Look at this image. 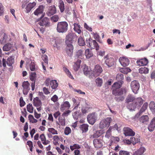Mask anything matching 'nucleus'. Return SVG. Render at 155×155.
Wrapping results in <instances>:
<instances>
[{
  "instance_id": "1",
  "label": "nucleus",
  "mask_w": 155,
  "mask_h": 155,
  "mask_svg": "<svg viewBox=\"0 0 155 155\" xmlns=\"http://www.w3.org/2000/svg\"><path fill=\"white\" fill-rule=\"evenodd\" d=\"M28 1H24L22 2L21 7L25 9V11L27 13L31 11L36 5V3L35 2L28 3Z\"/></svg>"
},
{
  "instance_id": "2",
  "label": "nucleus",
  "mask_w": 155,
  "mask_h": 155,
  "mask_svg": "<svg viewBox=\"0 0 155 155\" xmlns=\"http://www.w3.org/2000/svg\"><path fill=\"white\" fill-rule=\"evenodd\" d=\"M68 24L66 21L59 22L58 23L56 30L59 33H64L68 29Z\"/></svg>"
},
{
  "instance_id": "3",
  "label": "nucleus",
  "mask_w": 155,
  "mask_h": 155,
  "mask_svg": "<svg viewBox=\"0 0 155 155\" xmlns=\"http://www.w3.org/2000/svg\"><path fill=\"white\" fill-rule=\"evenodd\" d=\"M14 62V59L13 56H9L7 60L3 58L2 60V65L4 68L6 67V63L10 67L9 71H11L13 68L12 65Z\"/></svg>"
},
{
  "instance_id": "4",
  "label": "nucleus",
  "mask_w": 155,
  "mask_h": 155,
  "mask_svg": "<svg viewBox=\"0 0 155 155\" xmlns=\"http://www.w3.org/2000/svg\"><path fill=\"white\" fill-rule=\"evenodd\" d=\"M86 42L88 47L91 49L95 48L97 51L99 49V46L95 40H93L91 41V38H89L88 39H86Z\"/></svg>"
},
{
  "instance_id": "5",
  "label": "nucleus",
  "mask_w": 155,
  "mask_h": 155,
  "mask_svg": "<svg viewBox=\"0 0 155 155\" xmlns=\"http://www.w3.org/2000/svg\"><path fill=\"white\" fill-rule=\"evenodd\" d=\"M104 58L106 59L105 63L108 67H112L114 65L115 60L113 57H110L109 54H107L104 57Z\"/></svg>"
},
{
  "instance_id": "6",
  "label": "nucleus",
  "mask_w": 155,
  "mask_h": 155,
  "mask_svg": "<svg viewBox=\"0 0 155 155\" xmlns=\"http://www.w3.org/2000/svg\"><path fill=\"white\" fill-rule=\"evenodd\" d=\"M112 120V119L110 117H108L105 119L102 120L100 123L99 128L103 129L108 127Z\"/></svg>"
},
{
  "instance_id": "7",
  "label": "nucleus",
  "mask_w": 155,
  "mask_h": 155,
  "mask_svg": "<svg viewBox=\"0 0 155 155\" xmlns=\"http://www.w3.org/2000/svg\"><path fill=\"white\" fill-rule=\"evenodd\" d=\"M87 119L88 122L90 124L93 125L96 121L97 117L95 113H92L88 114Z\"/></svg>"
},
{
  "instance_id": "8",
  "label": "nucleus",
  "mask_w": 155,
  "mask_h": 155,
  "mask_svg": "<svg viewBox=\"0 0 155 155\" xmlns=\"http://www.w3.org/2000/svg\"><path fill=\"white\" fill-rule=\"evenodd\" d=\"M130 86L133 92L137 94L140 88V84L136 80H134L131 82Z\"/></svg>"
},
{
  "instance_id": "9",
  "label": "nucleus",
  "mask_w": 155,
  "mask_h": 155,
  "mask_svg": "<svg viewBox=\"0 0 155 155\" xmlns=\"http://www.w3.org/2000/svg\"><path fill=\"white\" fill-rule=\"evenodd\" d=\"M38 24L40 26L45 27H49L51 25V23L48 18L46 17L40 20L38 22Z\"/></svg>"
},
{
  "instance_id": "10",
  "label": "nucleus",
  "mask_w": 155,
  "mask_h": 155,
  "mask_svg": "<svg viewBox=\"0 0 155 155\" xmlns=\"http://www.w3.org/2000/svg\"><path fill=\"white\" fill-rule=\"evenodd\" d=\"M66 46L65 48V51L69 56H71L73 54L74 47L72 44H66Z\"/></svg>"
},
{
  "instance_id": "11",
  "label": "nucleus",
  "mask_w": 155,
  "mask_h": 155,
  "mask_svg": "<svg viewBox=\"0 0 155 155\" xmlns=\"http://www.w3.org/2000/svg\"><path fill=\"white\" fill-rule=\"evenodd\" d=\"M36 78L37 75L35 72L31 73L30 76V79L31 81H32L31 83V86L32 91H34L35 89Z\"/></svg>"
},
{
  "instance_id": "12",
  "label": "nucleus",
  "mask_w": 155,
  "mask_h": 155,
  "mask_svg": "<svg viewBox=\"0 0 155 155\" xmlns=\"http://www.w3.org/2000/svg\"><path fill=\"white\" fill-rule=\"evenodd\" d=\"M103 70L102 67L98 64L95 65L94 69L92 74L95 77H97L99 76L102 73Z\"/></svg>"
},
{
  "instance_id": "13",
  "label": "nucleus",
  "mask_w": 155,
  "mask_h": 155,
  "mask_svg": "<svg viewBox=\"0 0 155 155\" xmlns=\"http://www.w3.org/2000/svg\"><path fill=\"white\" fill-rule=\"evenodd\" d=\"M30 84L28 81H24L22 84L23 94L24 95H27L30 90Z\"/></svg>"
},
{
  "instance_id": "14",
  "label": "nucleus",
  "mask_w": 155,
  "mask_h": 155,
  "mask_svg": "<svg viewBox=\"0 0 155 155\" xmlns=\"http://www.w3.org/2000/svg\"><path fill=\"white\" fill-rule=\"evenodd\" d=\"M119 61L121 64L124 67L127 66L129 64L130 61L126 57H120L119 59Z\"/></svg>"
},
{
  "instance_id": "15",
  "label": "nucleus",
  "mask_w": 155,
  "mask_h": 155,
  "mask_svg": "<svg viewBox=\"0 0 155 155\" xmlns=\"http://www.w3.org/2000/svg\"><path fill=\"white\" fill-rule=\"evenodd\" d=\"M77 37L76 35L74 33H69L66 37V44H72L73 39Z\"/></svg>"
},
{
  "instance_id": "16",
  "label": "nucleus",
  "mask_w": 155,
  "mask_h": 155,
  "mask_svg": "<svg viewBox=\"0 0 155 155\" xmlns=\"http://www.w3.org/2000/svg\"><path fill=\"white\" fill-rule=\"evenodd\" d=\"M123 130L125 136H134L135 134V132L129 127H124Z\"/></svg>"
},
{
  "instance_id": "17",
  "label": "nucleus",
  "mask_w": 155,
  "mask_h": 155,
  "mask_svg": "<svg viewBox=\"0 0 155 155\" xmlns=\"http://www.w3.org/2000/svg\"><path fill=\"white\" fill-rule=\"evenodd\" d=\"M57 12L56 7L54 5H52L49 7L47 14L48 16H51Z\"/></svg>"
},
{
  "instance_id": "18",
  "label": "nucleus",
  "mask_w": 155,
  "mask_h": 155,
  "mask_svg": "<svg viewBox=\"0 0 155 155\" xmlns=\"http://www.w3.org/2000/svg\"><path fill=\"white\" fill-rule=\"evenodd\" d=\"M143 100L141 97H137L135 99L133 103L135 107H139L143 104Z\"/></svg>"
},
{
  "instance_id": "19",
  "label": "nucleus",
  "mask_w": 155,
  "mask_h": 155,
  "mask_svg": "<svg viewBox=\"0 0 155 155\" xmlns=\"http://www.w3.org/2000/svg\"><path fill=\"white\" fill-rule=\"evenodd\" d=\"M71 107L70 104L69 102L68 101L64 102L63 104L61 105L60 110L63 111L64 110L68 109Z\"/></svg>"
},
{
  "instance_id": "20",
  "label": "nucleus",
  "mask_w": 155,
  "mask_h": 155,
  "mask_svg": "<svg viewBox=\"0 0 155 155\" xmlns=\"http://www.w3.org/2000/svg\"><path fill=\"white\" fill-rule=\"evenodd\" d=\"M45 6L43 5H39L38 8L35 11L34 14L35 15H38L41 14L44 11Z\"/></svg>"
},
{
  "instance_id": "21",
  "label": "nucleus",
  "mask_w": 155,
  "mask_h": 155,
  "mask_svg": "<svg viewBox=\"0 0 155 155\" xmlns=\"http://www.w3.org/2000/svg\"><path fill=\"white\" fill-rule=\"evenodd\" d=\"M148 63V60L146 58H142L137 61V63L140 66L147 65Z\"/></svg>"
},
{
  "instance_id": "22",
  "label": "nucleus",
  "mask_w": 155,
  "mask_h": 155,
  "mask_svg": "<svg viewBox=\"0 0 155 155\" xmlns=\"http://www.w3.org/2000/svg\"><path fill=\"white\" fill-rule=\"evenodd\" d=\"M112 94L115 96H121L123 94V91L121 89H115L113 90Z\"/></svg>"
},
{
  "instance_id": "23",
  "label": "nucleus",
  "mask_w": 155,
  "mask_h": 155,
  "mask_svg": "<svg viewBox=\"0 0 155 155\" xmlns=\"http://www.w3.org/2000/svg\"><path fill=\"white\" fill-rule=\"evenodd\" d=\"M93 143L95 147L97 148H101L102 146L101 140L97 139L94 140Z\"/></svg>"
},
{
  "instance_id": "24",
  "label": "nucleus",
  "mask_w": 155,
  "mask_h": 155,
  "mask_svg": "<svg viewBox=\"0 0 155 155\" xmlns=\"http://www.w3.org/2000/svg\"><path fill=\"white\" fill-rule=\"evenodd\" d=\"M120 140V138L117 137L111 136L110 141V146L118 142Z\"/></svg>"
},
{
  "instance_id": "25",
  "label": "nucleus",
  "mask_w": 155,
  "mask_h": 155,
  "mask_svg": "<svg viewBox=\"0 0 155 155\" xmlns=\"http://www.w3.org/2000/svg\"><path fill=\"white\" fill-rule=\"evenodd\" d=\"M145 150L146 149L144 147H141L135 151L133 155H142Z\"/></svg>"
},
{
  "instance_id": "26",
  "label": "nucleus",
  "mask_w": 155,
  "mask_h": 155,
  "mask_svg": "<svg viewBox=\"0 0 155 155\" xmlns=\"http://www.w3.org/2000/svg\"><path fill=\"white\" fill-rule=\"evenodd\" d=\"M33 104L34 106L37 107H40L41 105V102L38 97L34 98Z\"/></svg>"
},
{
  "instance_id": "27",
  "label": "nucleus",
  "mask_w": 155,
  "mask_h": 155,
  "mask_svg": "<svg viewBox=\"0 0 155 155\" xmlns=\"http://www.w3.org/2000/svg\"><path fill=\"white\" fill-rule=\"evenodd\" d=\"M155 127V117L153 118L149 124L148 129L150 131H153Z\"/></svg>"
},
{
  "instance_id": "28",
  "label": "nucleus",
  "mask_w": 155,
  "mask_h": 155,
  "mask_svg": "<svg viewBox=\"0 0 155 155\" xmlns=\"http://www.w3.org/2000/svg\"><path fill=\"white\" fill-rule=\"evenodd\" d=\"M135 99V98L133 95L129 94L127 96L125 102L127 103H129L130 102H134Z\"/></svg>"
},
{
  "instance_id": "29",
  "label": "nucleus",
  "mask_w": 155,
  "mask_h": 155,
  "mask_svg": "<svg viewBox=\"0 0 155 155\" xmlns=\"http://www.w3.org/2000/svg\"><path fill=\"white\" fill-rule=\"evenodd\" d=\"M93 54L89 49H86L85 51V55L87 59H89L93 56Z\"/></svg>"
},
{
  "instance_id": "30",
  "label": "nucleus",
  "mask_w": 155,
  "mask_h": 155,
  "mask_svg": "<svg viewBox=\"0 0 155 155\" xmlns=\"http://www.w3.org/2000/svg\"><path fill=\"white\" fill-rule=\"evenodd\" d=\"M148 106V104L147 102H146L144 103L141 108L140 112H139V114H137L136 116V117H137V116H138L139 115H140L141 113L145 111L146 110Z\"/></svg>"
},
{
  "instance_id": "31",
  "label": "nucleus",
  "mask_w": 155,
  "mask_h": 155,
  "mask_svg": "<svg viewBox=\"0 0 155 155\" xmlns=\"http://www.w3.org/2000/svg\"><path fill=\"white\" fill-rule=\"evenodd\" d=\"M58 6L60 9L61 12H63L64 10V4L62 0H59L58 1Z\"/></svg>"
},
{
  "instance_id": "32",
  "label": "nucleus",
  "mask_w": 155,
  "mask_h": 155,
  "mask_svg": "<svg viewBox=\"0 0 155 155\" xmlns=\"http://www.w3.org/2000/svg\"><path fill=\"white\" fill-rule=\"evenodd\" d=\"M81 62V60L78 59L74 63L73 65V67L75 71H77L78 70L80 67Z\"/></svg>"
},
{
  "instance_id": "33",
  "label": "nucleus",
  "mask_w": 155,
  "mask_h": 155,
  "mask_svg": "<svg viewBox=\"0 0 155 155\" xmlns=\"http://www.w3.org/2000/svg\"><path fill=\"white\" fill-rule=\"evenodd\" d=\"M123 83V81H118L117 82H115L112 85L113 89H119L121 87L122 84Z\"/></svg>"
},
{
  "instance_id": "34",
  "label": "nucleus",
  "mask_w": 155,
  "mask_h": 155,
  "mask_svg": "<svg viewBox=\"0 0 155 155\" xmlns=\"http://www.w3.org/2000/svg\"><path fill=\"white\" fill-rule=\"evenodd\" d=\"M88 125L86 124H84L81 125L80 128L83 133L87 132L88 130Z\"/></svg>"
},
{
  "instance_id": "35",
  "label": "nucleus",
  "mask_w": 155,
  "mask_h": 155,
  "mask_svg": "<svg viewBox=\"0 0 155 155\" xmlns=\"http://www.w3.org/2000/svg\"><path fill=\"white\" fill-rule=\"evenodd\" d=\"M52 89H56L58 86V84L55 80H51L50 84Z\"/></svg>"
},
{
  "instance_id": "36",
  "label": "nucleus",
  "mask_w": 155,
  "mask_h": 155,
  "mask_svg": "<svg viewBox=\"0 0 155 155\" xmlns=\"http://www.w3.org/2000/svg\"><path fill=\"white\" fill-rule=\"evenodd\" d=\"M58 120L59 123L58 124L59 125H61L62 126H64L65 124V119L64 117L63 118L62 117H59L58 118Z\"/></svg>"
},
{
  "instance_id": "37",
  "label": "nucleus",
  "mask_w": 155,
  "mask_h": 155,
  "mask_svg": "<svg viewBox=\"0 0 155 155\" xmlns=\"http://www.w3.org/2000/svg\"><path fill=\"white\" fill-rule=\"evenodd\" d=\"M12 47L11 44L8 43L5 44L3 47L4 51H9Z\"/></svg>"
},
{
  "instance_id": "38",
  "label": "nucleus",
  "mask_w": 155,
  "mask_h": 155,
  "mask_svg": "<svg viewBox=\"0 0 155 155\" xmlns=\"http://www.w3.org/2000/svg\"><path fill=\"white\" fill-rule=\"evenodd\" d=\"M139 72L141 74H146L148 73L149 70L146 68H141L139 69Z\"/></svg>"
},
{
  "instance_id": "39",
  "label": "nucleus",
  "mask_w": 155,
  "mask_h": 155,
  "mask_svg": "<svg viewBox=\"0 0 155 155\" xmlns=\"http://www.w3.org/2000/svg\"><path fill=\"white\" fill-rule=\"evenodd\" d=\"M76 56L80 59L84 58V55L83 54V51L81 50H78L76 53Z\"/></svg>"
},
{
  "instance_id": "40",
  "label": "nucleus",
  "mask_w": 155,
  "mask_h": 155,
  "mask_svg": "<svg viewBox=\"0 0 155 155\" xmlns=\"http://www.w3.org/2000/svg\"><path fill=\"white\" fill-rule=\"evenodd\" d=\"M74 29L75 31L80 34L81 33V31L80 28V26L77 24L75 23L74 24Z\"/></svg>"
},
{
  "instance_id": "41",
  "label": "nucleus",
  "mask_w": 155,
  "mask_h": 155,
  "mask_svg": "<svg viewBox=\"0 0 155 155\" xmlns=\"http://www.w3.org/2000/svg\"><path fill=\"white\" fill-rule=\"evenodd\" d=\"M78 43L80 46H83L85 45V42L83 38L81 37H79L78 38Z\"/></svg>"
},
{
  "instance_id": "42",
  "label": "nucleus",
  "mask_w": 155,
  "mask_h": 155,
  "mask_svg": "<svg viewBox=\"0 0 155 155\" xmlns=\"http://www.w3.org/2000/svg\"><path fill=\"white\" fill-rule=\"evenodd\" d=\"M61 45L62 44L61 41L59 40H56L55 41V43L54 44L53 46L54 48H56L58 49L60 48Z\"/></svg>"
},
{
  "instance_id": "43",
  "label": "nucleus",
  "mask_w": 155,
  "mask_h": 155,
  "mask_svg": "<svg viewBox=\"0 0 155 155\" xmlns=\"http://www.w3.org/2000/svg\"><path fill=\"white\" fill-rule=\"evenodd\" d=\"M130 140H131V143L134 145L137 143H138L140 141V139L139 138H136L134 137H132L130 138Z\"/></svg>"
},
{
  "instance_id": "44",
  "label": "nucleus",
  "mask_w": 155,
  "mask_h": 155,
  "mask_svg": "<svg viewBox=\"0 0 155 155\" xmlns=\"http://www.w3.org/2000/svg\"><path fill=\"white\" fill-rule=\"evenodd\" d=\"M95 82L97 86L98 87H101L103 83V81L102 79L98 78L96 79Z\"/></svg>"
},
{
  "instance_id": "45",
  "label": "nucleus",
  "mask_w": 155,
  "mask_h": 155,
  "mask_svg": "<svg viewBox=\"0 0 155 155\" xmlns=\"http://www.w3.org/2000/svg\"><path fill=\"white\" fill-rule=\"evenodd\" d=\"M149 117L148 116L144 115L142 116L140 118V121L142 123H144V122H147L148 121Z\"/></svg>"
},
{
  "instance_id": "46",
  "label": "nucleus",
  "mask_w": 155,
  "mask_h": 155,
  "mask_svg": "<svg viewBox=\"0 0 155 155\" xmlns=\"http://www.w3.org/2000/svg\"><path fill=\"white\" fill-rule=\"evenodd\" d=\"M27 111L31 113H32L33 112V107L32 104H29L27 106Z\"/></svg>"
},
{
  "instance_id": "47",
  "label": "nucleus",
  "mask_w": 155,
  "mask_h": 155,
  "mask_svg": "<svg viewBox=\"0 0 155 155\" xmlns=\"http://www.w3.org/2000/svg\"><path fill=\"white\" fill-rule=\"evenodd\" d=\"M93 136H101L104 133L103 130H101L95 131Z\"/></svg>"
},
{
  "instance_id": "48",
  "label": "nucleus",
  "mask_w": 155,
  "mask_h": 155,
  "mask_svg": "<svg viewBox=\"0 0 155 155\" xmlns=\"http://www.w3.org/2000/svg\"><path fill=\"white\" fill-rule=\"evenodd\" d=\"M59 18L58 15H55L51 18V20L53 22H56L59 20Z\"/></svg>"
},
{
  "instance_id": "49",
  "label": "nucleus",
  "mask_w": 155,
  "mask_h": 155,
  "mask_svg": "<svg viewBox=\"0 0 155 155\" xmlns=\"http://www.w3.org/2000/svg\"><path fill=\"white\" fill-rule=\"evenodd\" d=\"M40 138L42 142V143L44 145H47L49 142V141L46 140L45 136H40Z\"/></svg>"
},
{
  "instance_id": "50",
  "label": "nucleus",
  "mask_w": 155,
  "mask_h": 155,
  "mask_svg": "<svg viewBox=\"0 0 155 155\" xmlns=\"http://www.w3.org/2000/svg\"><path fill=\"white\" fill-rule=\"evenodd\" d=\"M130 71V69L128 68H122L120 70V71L124 74H127Z\"/></svg>"
},
{
  "instance_id": "51",
  "label": "nucleus",
  "mask_w": 155,
  "mask_h": 155,
  "mask_svg": "<svg viewBox=\"0 0 155 155\" xmlns=\"http://www.w3.org/2000/svg\"><path fill=\"white\" fill-rule=\"evenodd\" d=\"M149 107L152 111L155 110V103L153 101H151L149 105Z\"/></svg>"
},
{
  "instance_id": "52",
  "label": "nucleus",
  "mask_w": 155,
  "mask_h": 155,
  "mask_svg": "<svg viewBox=\"0 0 155 155\" xmlns=\"http://www.w3.org/2000/svg\"><path fill=\"white\" fill-rule=\"evenodd\" d=\"M89 107H83L81 109V111L83 114H85L89 111Z\"/></svg>"
},
{
  "instance_id": "53",
  "label": "nucleus",
  "mask_w": 155,
  "mask_h": 155,
  "mask_svg": "<svg viewBox=\"0 0 155 155\" xmlns=\"http://www.w3.org/2000/svg\"><path fill=\"white\" fill-rule=\"evenodd\" d=\"M115 100L117 101H123L124 99V97L122 95L118 96L115 98Z\"/></svg>"
},
{
  "instance_id": "54",
  "label": "nucleus",
  "mask_w": 155,
  "mask_h": 155,
  "mask_svg": "<svg viewBox=\"0 0 155 155\" xmlns=\"http://www.w3.org/2000/svg\"><path fill=\"white\" fill-rule=\"evenodd\" d=\"M124 79V75L122 74H118L117 75L116 79L118 81H122V80Z\"/></svg>"
},
{
  "instance_id": "55",
  "label": "nucleus",
  "mask_w": 155,
  "mask_h": 155,
  "mask_svg": "<svg viewBox=\"0 0 155 155\" xmlns=\"http://www.w3.org/2000/svg\"><path fill=\"white\" fill-rule=\"evenodd\" d=\"M83 71L84 74L87 75L90 74V70L87 66H85L84 68Z\"/></svg>"
},
{
  "instance_id": "56",
  "label": "nucleus",
  "mask_w": 155,
  "mask_h": 155,
  "mask_svg": "<svg viewBox=\"0 0 155 155\" xmlns=\"http://www.w3.org/2000/svg\"><path fill=\"white\" fill-rule=\"evenodd\" d=\"M30 69L31 71H35V65L34 62H31L30 65Z\"/></svg>"
},
{
  "instance_id": "57",
  "label": "nucleus",
  "mask_w": 155,
  "mask_h": 155,
  "mask_svg": "<svg viewBox=\"0 0 155 155\" xmlns=\"http://www.w3.org/2000/svg\"><path fill=\"white\" fill-rule=\"evenodd\" d=\"M41 58L45 63L47 64H48V61L47 56L45 54H44L42 55Z\"/></svg>"
},
{
  "instance_id": "58",
  "label": "nucleus",
  "mask_w": 155,
  "mask_h": 155,
  "mask_svg": "<svg viewBox=\"0 0 155 155\" xmlns=\"http://www.w3.org/2000/svg\"><path fill=\"white\" fill-rule=\"evenodd\" d=\"M49 131L53 134H58L57 131L53 128H51L48 129Z\"/></svg>"
},
{
  "instance_id": "59",
  "label": "nucleus",
  "mask_w": 155,
  "mask_h": 155,
  "mask_svg": "<svg viewBox=\"0 0 155 155\" xmlns=\"http://www.w3.org/2000/svg\"><path fill=\"white\" fill-rule=\"evenodd\" d=\"M71 112V111L69 110H68L65 111L62 114V117H64L68 116Z\"/></svg>"
},
{
  "instance_id": "60",
  "label": "nucleus",
  "mask_w": 155,
  "mask_h": 155,
  "mask_svg": "<svg viewBox=\"0 0 155 155\" xmlns=\"http://www.w3.org/2000/svg\"><path fill=\"white\" fill-rule=\"evenodd\" d=\"M119 155H130V153L126 151L120 150L119 151Z\"/></svg>"
},
{
  "instance_id": "61",
  "label": "nucleus",
  "mask_w": 155,
  "mask_h": 155,
  "mask_svg": "<svg viewBox=\"0 0 155 155\" xmlns=\"http://www.w3.org/2000/svg\"><path fill=\"white\" fill-rule=\"evenodd\" d=\"M71 130L68 127H66L64 130V133L65 134L68 135L71 133Z\"/></svg>"
},
{
  "instance_id": "62",
  "label": "nucleus",
  "mask_w": 155,
  "mask_h": 155,
  "mask_svg": "<svg viewBox=\"0 0 155 155\" xmlns=\"http://www.w3.org/2000/svg\"><path fill=\"white\" fill-rule=\"evenodd\" d=\"M92 34L95 39H96L97 41L99 40L100 37L97 33L93 32L92 33Z\"/></svg>"
},
{
  "instance_id": "63",
  "label": "nucleus",
  "mask_w": 155,
  "mask_h": 155,
  "mask_svg": "<svg viewBox=\"0 0 155 155\" xmlns=\"http://www.w3.org/2000/svg\"><path fill=\"white\" fill-rule=\"evenodd\" d=\"M20 101V105L21 107H22L24 106L25 104V102L23 101V98L21 97L19 100Z\"/></svg>"
},
{
  "instance_id": "64",
  "label": "nucleus",
  "mask_w": 155,
  "mask_h": 155,
  "mask_svg": "<svg viewBox=\"0 0 155 155\" xmlns=\"http://www.w3.org/2000/svg\"><path fill=\"white\" fill-rule=\"evenodd\" d=\"M61 115V113L59 111L56 112L54 114L53 116L55 119H57L58 117Z\"/></svg>"
}]
</instances>
